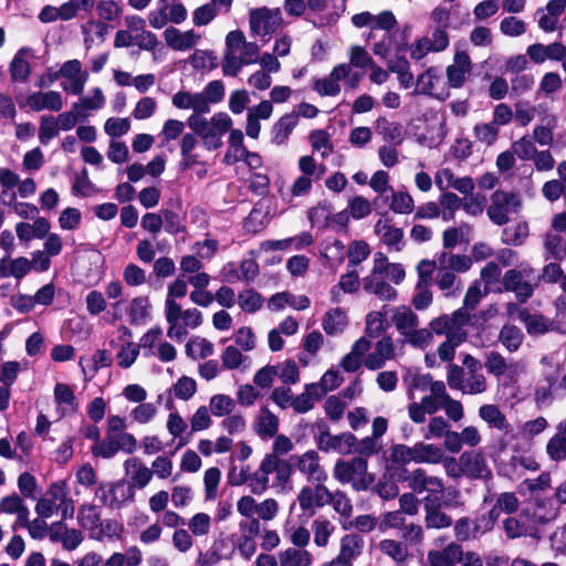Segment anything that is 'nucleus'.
<instances>
[{
    "mask_svg": "<svg viewBox=\"0 0 566 566\" xmlns=\"http://www.w3.org/2000/svg\"><path fill=\"white\" fill-rule=\"evenodd\" d=\"M405 481L415 493L427 492L430 494H439L444 491L443 480L439 476L428 474L422 468L410 471L405 476Z\"/></svg>",
    "mask_w": 566,
    "mask_h": 566,
    "instance_id": "dca6fc26",
    "label": "nucleus"
},
{
    "mask_svg": "<svg viewBox=\"0 0 566 566\" xmlns=\"http://www.w3.org/2000/svg\"><path fill=\"white\" fill-rule=\"evenodd\" d=\"M396 358V346L391 336L378 339L370 353L367 352L364 366L369 370L381 369L388 360Z\"/></svg>",
    "mask_w": 566,
    "mask_h": 566,
    "instance_id": "a211bd4d",
    "label": "nucleus"
},
{
    "mask_svg": "<svg viewBox=\"0 0 566 566\" xmlns=\"http://www.w3.org/2000/svg\"><path fill=\"white\" fill-rule=\"evenodd\" d=\"M537 283L538 276L528 263L507 270L503 276L504 290L513 292L520 303H525L533 295Z\"/></svg>",
    "mask_w": 566,
    "mask_h": 566,
    "instance_id": "6e6552de",
    "label": "nucleus"
},
{
    "mask_svg": "<svg viewBox=\"0 0 566 566\" xmlns=\"http://www.w3.org/2000/svg\"><path fill=\"white\" fill-rule=\"evenodd\" d=\"M187 124L189 128L201 139L206 150H217L222 146V137L233 126L229 114L218 112L209 119L198 115L189 116Z\"/></svg>",
    "mask_w": 566,
    "mask_h": 566,
    "instance_id": "f03ea898",
    "label": "nucleus"
},
{
    "mask_svg": "<svg viewBox=\"0 0 566 566\" xmlns=\"http://www.w3.org/2000/svg\"><path fill=\"white\" fill-rule=\"evenodd\" d=\"M463 463L464 475L470 479L488 481L492 478V471L485 457L479 451L463 452L460 455Z\"/></svg>",
    "mask_w": 566,
    "mask_h": 566,
    "instance_id": "b1692460",
    "label": "nucleus"
},
{
    "mask_svg": "<svg viewBox=\"0 0 566 566\" xmlns=\"http://www.w3.org/2000/svg\"><path fill=\"white\" fill-rule=\"evenodd\" d=\"M488 390V380L484 374L481 373H465L464 380L460 388L463 395H480Z\"/></svg>",
    "mask_w": 566,
    "mask_h": 566,
    "instance_id": "bf43d9fd",
    "label": "nucleus"
},
{
    "mask_svg": "<svg viewBox=\"0 0 566 566\" xmlns=\"http://www.w3.org/2000/svg\"><path fill=\"white\" fill-rule=\"evenodd\" d=\"M413 95H427L438 99L449 96L441 72L437 67H429L418 75Z\"/></svg>",
    "mask_w": 566,
    "mask_h": 566,
    "instance_id": "4468645a",
    "label": "nucleus"
},
{
    "mask_svg": "<svg viewBox=\"0 0 566 566\" xmlns=\"http://www.w3.org/2000/svg\"><path fill=\"white\" fill-rule=\"evenodd\" d=\"M386 314L380 311H373L366 315L365 336L377 338L386 331Z\"/></svg>",
    "mask_w": 566,
    "mask_h": 566,
    "instance_id": "69168bd1",
    "label": "nucleus"
},
{
    "mask_svg": "<svg viewBox=\"0 0 566 566\" xmlns=\"http://www.w3.org/2000/svg\"><path fill=\"white\" fill-rule=\"evenodd\" d=\"M125 25L133 33L135 45L140 50L153 51L158 45V39L155 33L146 29V21L139 15H127Z\"/></svg>",
    "mask_w": 566,
    "mask_h": 566,
    "instance_id": "412c9836",
    "label": "nucleus"
},
{
    "mask_svg": "<svg viewBox=\"0 0 566 566\" xmlns=\"http://www.w3.org/2000/svg\"><path fill=\"white\" fill-rule=\"evenodd\" d=\"M436 284L448 297L457 296L461 292V282L457 279L455 274L443 268H438Z\"/></svg>",
    "mask_w": 566,
    "mask_h": 566,
    "instance_id": "8fccbe9b",
    "label": "nucleus"
},
{
    "mask_svg": "<svg viewBox=\"0 0 566 566\" xmlns=\"http://www.w3.org/2000/svg\"><path fill=\"white\" fill-rule=\"evenodd\" d=\"M30 265L29 259L24 256L12 259L7 255L0 260V271H2L3 277L21 280L30 272Z\"/></svg>",
    "mask_w": 566,
    "mask_h": 566,
    "instance_id": "79ce46f5",
    "label": "nucleus"
},
{
    "mask_svg": "<svg viewBox=\"0 0 566 566\" xmlns=\"http://www.w3.org/2000/svg\"><path fill=\"white\" fill-rule=\"evenodd\" d=\"M367 460L361 457L348 461L338 460L333 470L334 478L345 484L350 483L356 491L367 490L374 482V476L367 472Z\"/></svg>",
    "mask_w": 566,
    "mask_h": 566,
    "instance_id": "0eeeda50",
    "label": "nucleus"
},
{
    "mask_svg": "<svg viewBox=\"0 0 566 566\" xmlns=\"http://www.w3.org/2000/svg\"><path fill=\"white\" fill-rule=\"evenodd\" d=\"M313 187V179L308 176H298L292 186L285 187L284 182L277 186V192L281 199L286 203H292L295 197L307 196Z\"/></svg>",
    "mask_w": 566,
    "mask_h": 566,
    "instance_id": "f704fd0d",
    "label": "nucleus"
},
{
    "mask_svg": "<svg viewBox=\"0 0 566 566\" xmlns=\"http://www.w3.org/2000/svg\"><path fill=\"white\" fill-rule=\"evenodd\" d=\"M317 448L324 452H337L349 454L356 443V437L350 432L332 434L329 427L325 421H317L313 433Z\"/></svg>",
    "mask_w": 566,
    "mask_h": 566,
    "instance_id": "1a4fd4ad",
    "label": "nucleus"
},
{
    "mask_svg": "<svg viewBox=\"0 0 566 566\" xmlns=\"http://www.w3.org/2000/svg\"><path fill=\"white\" fill-rule=\"evenodd\" d=\"M297 470L304 474L308 482H325L327 472L321 465L319 455L315 450H308L301 455L292 457Z\"/></svg>",
    "mask_w": 566,
    "mask_h": 566,
    "instance_id": "6ab92c4d",
    "label": "nucleus"
},
{
    "mask_svg": "<svg viewBox=\"0 0 566 566\" xmlns=\"http://www.w3.org/2000/svg\"><path fill=\"white\" fill-rule=\"evenodd\" d=\"M471 71V59L465 52H457L453 63L447 67V77L451 87H461Z\"/></svg>",
    "mask_w": 566,
    "mask_h": 566,
    "instance_id": "c85d7f7f",
    "label": "nucleus"
},
{
    "mask_svg": "<svg viewBox=\"0 0 566 566\" xmlns=\"http://www.w3.org/2000/svg\"><path fill=\"white\" fill-rule=\"evenodd\" d=\"M28 49H20L10 63V75L13 82H25L31 73V66L24 54Z\"/></svg>",
    "mask_w": 566,
    "mask_h": 566,
    "instance_id": "6e6d98bb",
    "label": "nucleus"
},
{
    "mask_svg": "<svg viewBox=\"0 0 566 566\" xmlns=\"http://www.w3.org/2000/svg\"><path fill=\"white\" fill-rule=\"evenodd\" d=\"M124 469L126 474L132 481V486L144 489L153 479V471L142 460L137 458H129L124 462Z\"/></svg>",
    "mask_w": 566,
    "mask_h": 566,
    "instance_id": "2f4dec72",
    "label": "nucleus"
},
{
    "mask_svg": "<svg viewBox=\"0 0 566 566\" xmlns=\"http://www.w3.org/2000/svg\"><path fill=\"white\" fill-rule=\"evenodd\" d=\"M151 304L148 296L134 297L128 306L127 314L133 325H144L150 318Z\"/></svg>",
    "mask_w": 566,
    "mask_h": 566,
    "instance_id": "a19ab883",
    "label": "nucleus"
},
{
    "mask_svg": "<svg viewBox=\"0 0 566 566\" xmlns=\"http://www.w3.org/2000/svg\"><path fill=\"white\" fill-rule=\"evenodd\" d=\"M57 76L69 81L67 83H62L61 86L64 92L71 95H81L90 78L87 70L83 69L81 61L76 59L64 62L51 82Z\"/></svg>",
    "mask_w": 566,
    "mask_h": 566,
    "instance_id": "ddd939ff",
    "label": "nucleus"
},
{
    "mask_svg": "<svg viewBox=\"0 0 566 566\" xmlns=\"http://www.w3.org/2000/svg\"><path fill=\"white\" fill-rule=\"evenodd\" d=\"M328 504H331L334 511L339 514V522L343 527L347 530V523L353 514L352 500L343 491H329Z\"/></svg>",
    "mask_w": 566,
    "mask_h": 566,
    "instance_id": "a18cd8bd",
    "label": "nucleus"
},
{
    "mask_svg": "<svg viewBox=\"0 0 566 566\" xmlns=\"http://www.w3.org/2000/svg\"><path fill=\"white\" fill-rule=\"evenodd\" d=\"M546 449L553 460L559 461L566 458V420L558 424L557 432L548 441Z\"/></svg>",
    "mask_w": 566,
    "mask_h": 566,
    "instance_id": "5fc2aeb1",
    "label": "nucleus"
},
{
    "mask_svg": "<svg viewBox=\"0 0 566 566\" xmlns=\"http://www.w3.org/2000/svg\"><path fill=\"white\" fill-rule=\"evenodd\" d=\"M280 566H311L313 555L300 547H287L279 552Z\"/></svg>",
    "mask_w": 566,
    "mask_h": 566,
    "instance_id": "37998d69",
    "label": "nucleus"
},
{
    "mask_svg": "<svg viewBox=\"0 0 566 566\" xmlns=\"http://www.w3.org/2000/svg\"><path fill=\"white\" fill-rule=\"evenodd\" d=\"M254 430L262 439L273 438L279 430V418L268 408H262L255 418Z\"/></svg>",
    "mask_w": 566,
    "mask_h": 566,
    "instance_id": "58836bf2",
    "label": "nucleus"
},
{
    "mask_svg": "<svg viewBox=\"0 0 566 566\" xmlns=\"http://www.w3.org/2000/svg\"><path fill=\"white\" fill-rule=\"evenodd\" d=\"M164 39L171 50L187 51L199 43L201 35L193 30L180 31L169 27L164 31Z\"/></svg>",
    "mask_w": 566,
    "mask_h": 566,
    "instance_id": "cd10ccee",
    "label": "nucleus"
},
{
    "mask_svg": "<svg viewBox=\"0 0 566 566\" xmlns=\"http://www.w3.org/2000/svg\"><path fill=\"white\" fill-rule=\"evenodd\" d=\"M391 321L402 336L403 343L419 349H424L432 343L431 332L418 327L419 317L409 306L400 305L392 308Z\"/></svg>",
    "mask_w": 566,
    "mask_h": 566,
    "instance_id": "20e7f679",
    "label": "nucleus"
},
{
    "mask_svg": "<svg viewBox=\"0 0 566 566\" xmlns=\"http://www.w3.org/2000/svg\"><path fill=\"white\" fill-rule=\"evenodd\" d=\"M528 237V226L526 222H520L507 227L502 232V242L506 245H521Z\"/></svg>",
    "mask_w": 566,
    "mask_h": 566,
    "instance_id": "774afa93",
    "label": "nucleus"
},
{
    "mask_svg": "<svg viewBox=\"0 0 566 566\" xmlns=\"http://www.w3.org/2000/svg\"><path fill=\"white\" fill-rule=\"evenodd\" d=\"M214 352L213 344L203 337H192L186 345V354L192 359H203Z\"/></svg>",
    "mask_w": 566,
    "mask_h": 566,
    "instance_id": "4d7b16f0",
    "label": "nucleus"
},
{
    "mask_svg": "<svg viewBox=\"0 0 566 566\" xmlns=\"http://www.w3.org/2000/svg\"><path fill=\"white\" fill-rule=\"evenodd\" d=\"M259 469L269 476L272 473H276L280 481H285L289 478L287 464L277 458L276 454H266L261 461Z\"/></svg>",
    "mask_w": 566,
    "mask_h": 566,
    "instance_id": "e2e57ef3",
    "label": "nucleus"
},
{
    "mask_svg": "<svg viewBox=\"0 0 566 566\" xmlns=\"http://www.w3.org/2000/svg\"><path fill=\"white\" fill-rule=\"evenodd\" d=\"M95 496L109 509H120L135 497V490L126 481L101 483Z\"/></svg>",
    "mask_w": 566,
    "mask_h": 566,
    "instance_id": "f8f14e48",
    "label": "nucleus"
},
{
    "mask_svg": "<svg viewBox=\"0 0 566 566\" xmlns=\"http://www.w3.org/2000/svg\"><path fill=\"white\" fill-rule=\"evenodd\" d=\"M479 416L489 423L490 427L504 431L506 434L512 432V427L507 422L504 413L495 405H483L479 409Z\"/></svg>",
    "mask_w": 566,
    "mask_h": 566,
    "instance_id": "49530a36",
    "label": "nucleus"
},
{
    "mask_svg": "<svg viewBox=\"0 0 566 566\" xmlns=\"http://www.w3.org/2000/svg\"><path fill=\"white\" fill-rule=\"evenodd\" d=\"M521 207L522 201L517 193L499 189L490 198L486 214L494 224L503 226L510 221L511 214L518 213Z\"/></svg>",
    "mask_w": 566,
    "mask_h": 566,
    "instance_id": "9d476101",
    "label": "nucleus"
},
{
    "mask_svg": "<svg viewBox=\"0 0 566 566\" xmlns=\"http://www.w3.org/2000/svg\"><path fill=\"white\" fill-rule=\"evenodd\" d=\"M499 340L510 353H514L521 347L524 334L517 326L505 324L500 331Z\"/></svg>",
    "mask_w": 566,
    "mask_h": 566,
    "instance_id": "864d4df0",
    "label": "nucleus"
},
{
    "mask_svg": "<svg viewBox=\"0 0 566 566\" xmlns=\"http://www.w3.org/2000/svg\"><path fill=\"white\" fill-rule=\"evenodd\" d=\"M381 264L382 263L378 261L374 264L371 273L364 277V290L382 301H392L397 296V291L385 281L384 274L381 273Z\"/></svg>",
    "mask_w": 566,
    "mask_h": 566,
    "instance_id": "aec40b11",
    "label": "nucleus"
},
{
    "mask_svg": "<svg viewBox=\"0 0 566 566\" xmlns=\"http://www.w3.org/2000/svg\"><path fill=\"white\" fill-rule=\"evenodd\" d=\"M54 399L63 415L72 413L77 409L75 395L66 384H56L54 388Z\"/></svg>",
    "mask_w": 566,
    "mask_h": 566,
    "instance_id": "09e8293b",
    "label": "nucleus"
},
{
    "mask_svg": "<svg viewBox=\"0 0 566 566\" xmlns=\"http://www.w3.org/2000/svg\"><path fill=\"white\" fill-rule=\"evenodd\" d=\"M375 129L386 142L392 143L395 146L400 145L405 137L402 125L397 122H391L386 117L377 118Z\"/></svg>",
    "mask_w": 566,
    "mask_h": 566,
    "instance_id": "c03bdc74",
    "label": "nucleus"
},
{
    "mask_svg": "<svg viewBox=\"0 0 566 566\" xmlns=\"http://www.w3.org/2000/svg\"><path fill=\"white\" fill-rule=\"evenodd\" d=\"M314 485H304L297 494V502L303 512L313 516L317 509L328 504L329 490L324 482H313Z\"/></svg>",
    "mask_w": 566,
    "mask_h": 566,
    "instance_id": "2eb2a0df",
    "label": "nucleus"
},
{
    "mask_svg": "<svg viewBox=\"0 0 566 566\" xmlns=\"http://www.w3.org/2000/svg\"><path fill=\"white\" fill-rule=\"evenodd\" d=\"M27 105L33 112H60L63 108V96L56 91L34 92L27 98Z\"/></svg>",
    "mask_w": 566,
    "mask_h": 566,
    "instance_id": "393cba45",
    "label": "nucleus"
},
{
    "mask_svg": "<svg viewBox=\"0 0 566 566\" xmlns=\"http://www.w3.org/2000/svg\"><path fill=\"white\" fill-rule=\"evenodd\" d=\"M437 264L438 268H443L448 271L467 272L472 265V260L467 255L442 252L437 260Z\"/></svg>",
    "mask_w": 566,
    "mask_h": 566,
    "instance_id": "603ef678",
    "label": "nucleus"
},
{
    "mask_svg": "<svg viewBox=\"0 0 566 566\" xmlns=\"http://www.w3.org/2000/svg\"><path fill=\"white\" fill-rule=\"evenodd\" d=\"M35 512L42 518H49L54 513H60L62 520L74 516V501L64 480L54 481L49 485L45 495L38 501Z\"/></svg>",
    "mask_w": 566,
    "mask_h": 566,
    "instance_id": "39448f33",
    "label": "nucleus"
},
{
    "mask_svg": "<svg viewBox=\"0 0 566 566\" xmlns=\"http://www.w3.org/2000/svg\"><path fill=\"white\" fill-rule=\"evenodd\" d=\"M106 104V97L101 87H93L88 94L78 98L73 104L81 118L88 117L93 112L102 109Z\"/></svg>",
    "mask_w": 566,
    "mask_h": 566,
    "instance_id": "c756f323",
    "label": "nucleus"
},
{
    "mask_svg": "<svg viewBox=\"0 0 566 566\" xmlns=\"http://www.w3.org/2000/svg\"><path fill=\"white\" fill-rule=\"evenodd\" d=\"M541 505L530 504L525 506L517 515L510 516L503 521V527L506 536L511 539L534 536L537 527L554 520L557 515L555 509H552L546 514L542 513Z\"/></svg>",
    "mask_w": 566,
    "mask_h": 566,
    "instance_id": "7ed1b4c3",
    "label": "nucleus"
},
{
    "mask_svg": "<svg viewBox=\"0 0 566 566\" xmlns=\"http://www.w3.org/2000/svg\"><path fill=\"white\" fill-rule=\"evenodd\" d=\"M222 366L226 369L248 368L250 359L235 346H228L221 354Z\"/></svg>",
    "mask_w": 566,
    "mask_h": 566,
    "instance_id": "338daca9",
    "label": "nucleus"
},
{
    "mask_svg": "<svg viewBox=\"0 0 566 566\" xmlns=\"http://www.w3.org/2000/svg\"><path fill=\"white\" fill-rule=\"evenodd\" d=\"M378 261L382 263L381 273L386 275L391 282L395 284H400L405 280L406 272L401 264L389 263L387 256L381 252H377L374 255V264H376Z\"/></svg>",
    "mask_w": 566,
    "mask_h": 566,
    "instance_id": "052dcab7",
    "label": "nucleus"
},
{
    "mask_svg": "<svg viewBox=\"0 0 566 566\" xmlns=\"http://www.w3.org/2000/svg\"><path fill=\"white\" fill-rule=\"evenodd\" d=\"M321 253L327 260L329 266L340 264L347 255L345 245L339 240L325 241Z\"/></svg>",
    "mask_w": 566,
    "mask_h": 566,
    "instance_id": "0e129e2a",
    "label": "nucleus"
},
{
    "mask_svg": "<svg viewBox=\"0 0 566 566\" xmlns=\"http://www.w3.org/2000/svg\"><path fill=\"white\" fill-rule=\"evenodd\" d=\"M260 48L255 42H248L242 31H230L226 36V48L221 62L227 76H237L244 65L258 62Z\"/></svg>",
    "mask_w": 566,
    "mask_h": 566,
    "instance_id": "f257e3e1",
    "label": "nucleus"
},
{
    "mask_svg": "<svg viewBox=\"0 0 566 566\" xmlns=\"http://www.w3.org/2000/svg\"><path fill=\"white\" fill-rule=\"evenodd\" d=\"M165 318L167 321V336L170 339L182 342L188 329H195L202 324V313L197 308L182 310L176 301H165Z\"/></svg>",
    "mask_w": 566,
    "mask_h": 566,
    "instance_id": "423d86ee",
    "label": "nucleus"
},
{
    "mask_svg": "<svg viewBox=\"0 0 566 566\" xmlns=\"http://www.w3.org/2000/svg\"><path fill=\"white\" fill-rule=\"evenodd\" d=\"M349 64L340 63L336 65L328 76L319 78L314 83V90L321 96H335L340 92L339 81L345 78L349 73Z\"/></svg>",
    "mask_w": 566,
    "mask_h": 566,
    "instance_id": "a878e982",
    "label": "nucleus"
},
{
    "mask_svg": "<svg viewBox=\"0 0 566 566\" xmlns=\"http://www.w3.org/2000/svg\"><path fill=\"white\" fill-rule=\"evenodd\" d=\"M389 208L399 214H409L415 210V201L406 190H392Z\"/></svg>",
    "mask_w": 566,
    "mask_h": 566,
    "instance_id": "680f3d73",
    "label": "nucleus"
},
{
    "mask_svg": "<svg viewBox=\"0 0 566 566\" xmlns=\"http://www.w3.org/2000/svg\"><path fill=\"white\" fill-rule=\"evenodd\" d=\"M348 325V317L344 310L336 307L327 311L322 319V327L327 335H339Z\"/></svg>",
    "mask_w": 566,
    "mask_h": 566,
    "instance_id": "ea45409f",
    "label": "nucleus"
},
{
    "mask_svg": "<svg viewBox=\"0 0 566 566\" xmlns=\"http://www.w3.org/2000/svg\"><path fill=\"white\" fill-rule=\"evenodd\" d=\"M520 321L524 323L526 332L531 336L543 335L554 328V321L542 314L530 313L528 311L520 312Z\"/></svg>",
    "mask_w": 566,
    "mask_h": 566,
    "instance_id": "c9c22d12",
    "label": "nucleus"
},
{
    "mask_svg": "<svg viewBox=\"0 0 566 566\" xmlns=\"http://www.w3.org/2000/svg\"><path fill=\"white\" fill-rule=\"evenodd\" d=\"M324 396V390L318 386L307 384L302 394L293 397L292 408L297 413H305L314 408L316 401Z\"/></svg>",
    "mask_w": 566,
    "mask_h": 566,
    "instance_id": "4c0bfd02",
    "label": "nucleus"
},
{
    "mask_svg": "<svg viewBox=\"0 0 566 566\" xmlns=\"http://www.w3.org/2000/svg\"><path fill=\"white\" fill-rule=\"evenodd\" d=\"M235 400L224 394H216L210 397L208 409L210 413L218 418H224L235 409Z\"/></svg>",
    "mask_w": 566,
    "mask_h": 566,
    "instance_id": "3c124183",
    "label": "nucleus"
},
{
    "mask_svg": "<svg viewBox=\"0 0 566 566\" xmlns=\"http://www.w3.org/2000/svg\"><path fill=\"white\" fill-rule=\"evenodd\" d=\"M282 25V17L279 10H269L266 8L258 9L250 14L251 31L259 36H265L274 33Z\"/></svg>",
    "mask_w": 566,
    "mask_h": 566,
    "instance_id": "f3484780",
    "label": "nucleus"
},
{
    "mask_svg": "<svg viewBox=\"0 0 566 566\" xmlns=\"http://www.w3.org/2000/svg\"><path fill=\"white\" fill-rule=\"evenodd\" d=\"M375 233L389 251H401L403 248V231L392 223L390 217L380 218L375 224Z\"/></svg>",
    "mask_w": 566,
    "mask_h": 566,
    "instance_id": "5701e85b",
    "label": "nucleus"
},
{
    "mask_svg": "<svg viewBox=\"0 0 566 566\" xmlns=\"http://www.w3.org/2000/svg\"><path fill=\"white\" fill-rule=\"evenodd\" d=\"M312 531L314 533V543L318 547L327 546L331 535L335 531L334 524L326 517L319 516L312 523Z\"/></svg>",
    "mask_w": 566,
    "mask_h": 566,
    "instance_id": "13d9d810",
    "label": "nucleus"
},
{
    "mask_svg": "<svg viewBox=\"0 0 566 566\" xmlns=\"http://www.w3.org/2000/svg\"><path fill=\"white\" fill-rule=\"evenodd\" d=\"M416 463L438 464L442 462L444 452L441 447L422 441L415 443Z\"/></svg>",
    "mask_w": 566,
    "mask_h": 566,
    "instance_id": "de8ad7c7",
    "label": "nucleus"
},
{
    "mask_svg": "<svg viewBox=\"0 0 566 566\" xmlns=\"http://www.w3.org/2000/svg\"><path fill=\"white\" fill-rule=\"evenodd\" d=\"M381 556L391 559L397 566H401L411 557L409 547L405 542L385 538L378 543Z\"/></svg>",
    "mask_w": 566,
    "mask_h": 566,
    "instance_id": "7c9ffc66",
    "label": "nucleus"
},
{
    "mask_svg": "<svg viewBox=\"0 0 566 566\" xmlns=\"http://www.w3.org/2000/svg\"><path fill=\"white\" fill-rule=\"evenodd\" d=\"M311 10L319 13L317 27L335 23L346 10V0H307Z\"/></svg>",
    "mask_w": 566,
    "mask_h": 566,
    "instance_id": "4be33fe9",
    "label": "nucleus"
},
{
    "mask_svg": "<svg viewBox=\"0 0 566 566\" xmlns=\"http://www.w3.org/2000/svg\"><path fill=\"white\" fill-rule=\"evenodd\" d=\"M311 301L305 295H294L289 292L276 293L269 300V308L272 311H281L285 306H290L296 311L306 310Z\"/></svg>",
    "mask_w": 566,
    "mask_h": 566,
    "instance_id": "72a5a7b5",
    "label": "nucleus"
},
{
    "mask_svg": "<svg viewBox=\"0 0 566 566\" xmlns=\"http://www.w3.org/2000/svg\"><path fill=\"white\" fill-rule=\"evenodd\" d=\"M228 149L224 154V163L232 165L242 160L247 156L248 149L244 146V135L242 130L232 128L228 132Z\"/></svg>",
    "mask_w": 566,
    "mask_h": 566,
    "instance_id": "e433bc0d",
    "label": "nucleus"
},
{
    "mask_svg": "<svg viewBox=\"0 0 566 566\" xmlns=\"http://www.w3.org/2000/svg\"><path fill=\"white\" fill-rule=\"evenodd\" d=\"M297 124V115L295 112L281 116L271 128L272 143L279 146L286 144Z\"/></svg>",
    "mask_w": 566,
    "mask_h": 566,
    "instance_id": "473e14b6",
    "label": "nucleus"
},
{
    "mask_svg": "<svg viewBox=\"0 0 566 566\" xmlns=\"http://www.w3.org/2000/svg\"><path fill=\"white\" fill-rule=\"evenodd\" d=\"M371 348V342L367 337H359L340 360L339 366L346 373H355L364 365L367 352Z\"/></svg>",
    "mask_w": 566,
    "mask_h": 566,
    "instance_id": "bb28decb",
    "label": "nucleus"
},
{
    "mask_svg": "<svg viewBox=\"0 0 566 566\" xmlns=\"http://www.w3.org/2000/svg\"><path fill=\"white\" fill-rule=\"evenodd\" d=\"M188 17L187 9L179 0H158L147 19L154 29H163L167 23L180 24Z\"/></svg>",
    "mask_w": 566,
    "mask_h": 566,
    "instance_id": "9b49d317",
    "label": "nucleus"
}]
</instances>
